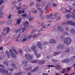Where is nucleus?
I'll return each mask as SVG.
<instances>
[{
    "label": "nucleus",
    "instance_id": "nucleus-1",
    "mask_svg": "<svg viewBox=\"0 0 75 75\" xmlns=\"http://www.w3.org/2000/svg\"><path fill=\"white\" fill-rule=\"evenodd\" d=\"M35 48H36V46H33L30 48V49H25V52H27V51H29L30 52H31V50H32L35 53V55H36L37 58H39V57H41V55L40 54H38L37 52H36V50H35Z\"/></svg>",
    "mask_w": 75,
    "mask_h": 75
},
{
    "label": "nucleus",
    "instance_id": "nucleus-2",
    "mask_svg": "<svg viewBox=\"0 0 75 75\" xmlns=\"http://www.w3.org/2000/svg\"><path fill=\"white\" fill-rule=\"evenodd\" d=\"M21 30H22V28H21L18 29L14 30V32L17 33V34L15 35L14 36V38L17 39L20 37V35L21 32Z\"/></svg>",
    "mask_w": 75,
    "mask_h": 75
},
{
    "label": "nucleus",
    "instance_id": "nucleus-3",
    "mask_svg": "<svg viewBox=\"0 0 75 75\" xmlns=\"http://www.w3.org/2000/svg\"><path fill=\"white\" fill-rule=\"evenodd\" d=\"M64 42L68 45H70L71 42V39L69 38H67L64 39Z\"/></svg>",
    "mask_w": 75,
    "mask_h": 75
},
{
    "label": "nucleus",
    "instance_id": "nucleus-4",
    "mask_svg": "<svg viewBox=\"0 0 75 75\" xmlns=\"http://www.w3.org/2000/svg\"><path fill=\"white\" fill-rule=\"evenodd\" d=\"M52 16V14H50L48 15H46L44 17H43V16H41V15H39V18H40L42 20L44 19V18H47V19H48V18H51Z\"/></svg>",
    "mask_w": 75,
    "mask_h": 75
},
{
    "label": "nucleus",
    "instance_id": "nucleus-5",
    "mask_svg": "<svg viewBox=\"0 0 75 75\" xmlns=\"http://www.w3.org/2000/svg\"><path fill=\"white\" fill-rule=\"evenodd\" d=\"M25 57L28 60H29V61H30V60L33 59V56L28 54H25Z\"/></svg>",
    "mask_w": 75,
    "mask_h": 75
},
{
    "label": "nucleus",
    "instance_id": "nucleus-6",
    "mask_svg": "<svg viewBox=\"0 0 75 75\" xmlns=\"http://www.w3.org/2000/svg\"><path fill=\"white\" fill-rule=\"evenodd\" d=\"M20 41H22L23 42H24L26 40L28 41V40L27 39V35H25L23 37H21L20 39Z\"/></svg>",
    "mask_w": 75,
    "mask_h": 75
},
{
    "label": "nucleus",
    "instance_id": "nucleus-7",
    "mask_svg": "<svg viewBox=\"0 0 75 75\" xmlns=\"http://www.w3.org/2000/svg\"><path fill=\"white\" fill-rule=\"evenodd\" d=\"M70 24L72 25H74L75 27V22H73L72 21H69L67 22H65L64 23V24Z\"/></svg>",
    "mask_w": 75,
    "mask_h": 75
},
{
    "label": "nucleus",
    "instance_id": "nucleus-8",
    "mask_svg": "<svg viewBox=\"0 0 75 75\" xmlns=\"http://www.w3.org/2000/svg\"><path fill=\"white\" fill-rule=\"evenodd\" d=\"M9 52L11 54V57H12L13 58H14L16 57V55L13 52V50L11 49H10L9 50Z\"/></svg>",
    "mask_w": 75,
    "mask_h": 75
},
{
    "label": "nucleus",
    "instance_id": "nucleus-9",
    "mask_svg": "<svg viewBox=\"0 0 75 75\" xmlns=\"http://www.w3.org/2000/svg\"><path fill=\"white\" fill-rule=\"evenodd\" d=\"M0 72H2V74H7V73H8V71H6L5 70V69H0Z\"/></svg>",
    "mask_w": 75,
    "mask_h": 75
},
{
    "label": "nucleus",
    "instance_id": "nucleus-10",
    "mask_svg": "<svg viewBox=\"0 0 75 75\" xmlns=\"http://www.w3.org/2000/svg\"><path fill=\"white\" fill-rule=\"evenodd\" d=\"M37 45L38 46V47H39V48L40 49H41V50L42 49V44H41V43L40 42H38V43H37Z\"/></svg>",
    "mask_w": 75,
    "mask_h": 75
},
{
    "label": "nucleus",
    "instance_id": "nucleus-11",
    "mask_svg": "<svg viewBox=\"0 0 75 75\" xmlns=\"http://www.w3.org/2000/svg\"><path fill=\"white\" fill-rule=\"evenodd\" d=\"M33 32H32L30 33V35L28 36H27V40H28L29 39H30V38H31L33 36Z\"/></svg>",
    "mask_w": 75,
    "mask_h": 75
},
{
    "label": "nucleus",
    "instance_id": "nucleus-12",
    "mask_svg": "<svg viewBox=\"0 0 75 75\" xmlns=\"http://www.w3.org/2000/svg\"><path fill=\"white\" fill-rule=\"evenodd\" d=\"M21 22V19H20V18H18L17 20L16 24H17V25H18L20 24Z\"/></svg>",
    "mask_w": 75,
    "mask_h": 75
},
{
    "label": "nucleus",
    "instance_id": "nucleus-13",
    "mask_svg": "<svg viewBox=\"0 0 75 75\" xmlns=\"http://www.w3.org/2000/svg\"><path fill=\"white\" fill-rule=\"evenodd\" d=\"M50 43H56V41L55 40H54L52 39H50L49 40Z\"/></svg>",
    "mask_w": 75,
    "mask_h": 75
},
{
    "label": "nucleus",
    "instance_id": "nucleus-14",
    "mask_svg": "<svg viewBox=\"0 0 75 75\" xmlns=\"http://www.w3.org/2000/svg\"><path fill=\"white\" fill-rule=\"evenodd\" d=\"M57 29L59 31H63V30L62 29V27L61 26H59L58 27Z\"/></svg>",
    "mask_w": 75,
    "mask_h": 75
},
{
    "label": "nucleus",
    "instance_id": "nucleus-15",
    "mask_svg": "<svg viewBox=\"0 0 75 75\" xmlns=\"http://www.w3.org/2000/svg\"><path fill=\"white\" fill-rule=\"evenodd\" d=\"M61 53V52H55L53 53V55L54 56H56L57 55H58L59 54H60Z\"/></svg>",
    "mask_w": 75,
    "mask_h": 75
},
{
    "label": "nucleus",
    "instance_id": "nucleus-16",
    "mask_svg": "<svg viewBox=\"0 0 75 75\" xmlns=\"http://www.w3.org/2000/svg\"><path fill=\"white\" fill-rule=\"evenodd\" d=\"M70 33L71 34L75 33V30L74 28H72L70 30Z\"/></svg>",
    "mask_w": 75,
    "mask_h": 75
},
{
    "label": "nucleus",
    "instance_id": "nucleus-17",
    "mask_svg": "<svg viewBox=\"0 0 75 75\" xmlns=\"http://www.w3.org/2000/svg\"><path fill=\"white\" fill-rule=\"evenodd\" d=\"M12 22H13V20H9L6 22V24H7V25H9V24H11V23H12Z\"/></svg>",
    "mask_w": 75,
    "mask_h": 75
},
{
    "label": "nucleus",
    "instance_id": "nucleus-18",
    "mask_svg": "<svg viewBox=\"0 0 75 75\" xmlns=\"http://www.w3.org/2000/svg\"><path fill=\"white\" fill-rule=\"evenodd\" d=\"M71 10H72L71 8H66V11L65 12V13H67V12H70Z\"/></svg>",
    "mask_w": 75,
    "mask_h": 75
},
{
    "label": "nucleus",
    "instance_id": "nucleus-19",
    "mask_svg": "<svg viewBox=\"0 0 75 75\" xmlns=\"http://www.w3.org/2000/svg\"><path fill=\"white\" fill-rule=\"evenodd\" d=\"M69 60L68 59H66L64 60H63L62 61V62H63V63H65L67 62H69Z\"/></svg>",
    "mask_w": 75,
    "mask_h": 75
},
{
    "label": "nucleus",
    "instance_id": "nucleus-20",
    "mask_svg": "<svg viewBox=\"0 0 75 75\" xmlns=\"http://www.w3.org/2000/svg\"><path fill=\"white\" fill-rule=\"evenodd\" d=\"M70 51V50H69V48H66V50H64V52H66L67 53H69Z\"/></svg>",
    "mask_w": 75,
    "mask_h": 75
},
{
    "label": "nucleus",
    "instance_id": "nucleus-21",
    "mask_svg": "<svg viewBox=\"0 0 75 75\" xmlns=\"http://www.w3.org/2000/svg\"><path fill=\"white\" fill-rule=\"evenodd\" d=\"M28 63V62L27 61H24L22 62V65H23L24 66H26Z\"/></svg>",
    "mask_w": 75,
    "mask_h": 75
},
{
    "label": "nucleus",
    "instance_id": "nucleus-22",
    "mask_svg": "<svg viewBox=\"0 0 75 75\" xmlns=\"http://www.w3.org/2000/svg\"><path fill=\"white\" fill-rule=\"evenodd\" d=\"M29 24V23L28 21H26L25 22H24L23 25L24 26H27V25Z\"/></svg>",
    "mask_w": 75,
    "mask_h": 75
},
{
    "label": "nucleus",
    "instance_id": "nucleus-23",
    "mask_svg": "<svg viewBox=\"0 0 75 75\" xmlns=\"http://www.w3.org/2000/svg\"><path fill=\"white\" fill-rule=\"evenodd\" d=\"M56 16H57V15L56 14H54L52 16L51 18H50V19H51V20L54 19V18H55V17H56Z\"/></svg>",
    "mask_w": 75,
    "mask_h": 75
},
{
    "label": "nucleus",
    "instance_id": "nucleus-24",
    "mask_svg": "<svg viewBox=\"0 0 75 75\" xmlns=\"http://www.w3.org/2000/svg\"><path fill=\"white\" fill-rule=\"evenodd\" d=\"M1 34V35H3L4 37H6V36L7 35V33L5 32H2Z\"/></svg>",
    "mask_w": 75,
    "mask_h": 75
},
{
    "label": "nucleus",
    "instance_id": "nucleus-25",
    "mask_svg": "<svg viewBox=\"0 0 75 75\" xmlns=\"http://www.w3.org/2000/svg\"><path fill=\"white\" fill-rule=\"evenodd\" d=\"M5 52L6 54L7 55H8V57L10 58L11 56H10V55L9 54V52H8V51H6Z\"/></svg>",
    "mask_w": 75,
    "mask_h": 75
},
{
    "label": "nucleus",
    "instance_id": "nucleus-26",
    "mask_svg": "<svg viewBox=\"0 0 75 75\" xmlns=\"http://www.w3.org/2000/svg\"><path fill=\"white\" fill-rule=\"evenodd\" d=\"M49 7H50V5L48 4H47L45 7V10H47V9H48Z\"/></svg>",
    "mask_w": 75,
    "mask_h": 75
},
{
    "label": "nucleus",
    "instance_id": "nucleus-27",
    "mask_svg": "<svg viewBox=\"0 0 75 75\" xmlns=\"http://www.w3.org/2000/svg\"><path fill=\"white\" fill-rule=\"evenodd\" d=\"M38 10H39L40 14H43V11L40 8H38Z\"/></svg>",
    "mask_w": 75,
    "mask_h": 75
},
{
    "label": "nucleus",
    "instance_id": "nucleus-28",
    "mask_svg": "<svg viewBox=\"0 0 75 75\" xmlns=\"http://www.w3.org/2000/svg\"><path fill=\"white\" fill-rule=\"evenodd\" d=\"M61 68V66L59 65H57L56 67V68L58 70L59 69H60Z\"/></svg>",
    "mask_w": 75,
    "mask_h": 75
},
{
    "label": "nucleus",
    "instance_id": "nucleus-29",
    "mask_svg": "<svg viewBox=\"0 0 75 75\" xmlns=\"http://www.w3.org/2000/svg\"><path fill=\"white\" fill-rule=\"evenodd\" d=\"M38 69V67H37L36 68H35L34 69L32 70L31 71L32 72H35V71H37Z\"/></svg>",
    "mask_w": 75,
    "mask_h": 75
},
{
    "label": "nucleus",
    "instance_id": "nucleus-30",
    "mask_svg": "<svg viewBox=\"0 0 75 75\" xmlns=\"http://www.w3.org/2000/svg\"><path fill=\"white\" fill-rule=\"evenodd\" d=\"M38 69V67H37L36 68H35L34 69L32 70L31 71L32 72H35V71H37Z\"/></svg>",
    "mask_w": 75,
    "mask_h": 75
},
{
    "label": "nucleus",
    "instance_id": "nucleus-31",
    "mask_svg": "<svg viewBox=\"0 0 75 75\" xmlns=\"http://www.w3.org/2000/svg\"><path fill=\"white\" fill-rule=\"evenodd\" d=\"M33 20H34V18H33L32 17H31L29 18L28 20L29 21V22H31V21H32Z\"/></svg>",
    "mask_w": 75,
    "mask_h": 75
},
{
    "label": "nucleus",
    "instance_id": "nucleus-32",
    "mask_svg": "<svg viewBox=\"0 0 75 75\" xmlns=\"http://www.w3.org/2000/svg\"><path fill=\"white\" fill-rule=\"evenodd\" d=\"M71 17V16L70 14H68L66 15V17H67V18H70Z\"/></svg>",
    "mask_w": 75,
    "mask_h": 75
},
{
    "label": "nucleus",
    "instance_id": "nucleus-33",
    "mask_svg": "<svg viewBox=\"0 0 75 75\" xmlns=\"http://www.w3.org/2000/svg\"><path fill=\"white\" fill-rule=\"evenodd\" d=\"M38 60H32L31 61V63H36L37 62H38Z\"/></svg>",
    "mask_w": 75,
    "mask_h": 75
},
{
    "label": "nucleus",
    "instance_id": "nucleus-34",
    "mask_svg": "<svg viewBox=\"0 0 75 75\" xmlns=\"http://www.w3.org/2000/svg\"><path fill=\"white\" fill-rule=\"evenodd\" d=\"M32 13L34 14L36 13L37 12V11L34 10V9H32Z\"/></svg>",
    "mask_w": 75,
    "mask_h": 75
},
{
    "label": "nucleus",
    "instance_id": "nucleus-35",
    "mask_svg": "<svg viewBox=\"0 0 75 75\" xmlns=\"http://www.w3.org/2000/svg\"><path fill=\"white\" fill-rule=\"evenodd\" d=\"M33 5H34V2L33 1L31 2L29 4L30 6H33Z\"/></svg>",
    "mask_w": 75,
    "mask_h": 75
},
{
    "label": "nucleus",
    "instance_id": "nucleus-36",
    "mask_svg": "<svg viewBox=\"0 0 75 75\" xmlns=\"http://www.w3.org/2000/svg\"><path fill=\"white\" fill-rule=\"evenodd\" d=\"M41 6V4H40V3H37L36 4V6L37 7H39Z\"/></svg>",
    "mask_w": 75,
    "mask_h": 75
},
{
    "label": "nucleus",
    "instance_id": "nucleus-37",
    "mask_svg": "<svg viewBox=\"0 0 75 75\" xmlns=\"http://www.w3.org/2000/svg\"><path fill=\"white\" fill-rule=\"evenodd\" d=\"M10 28L8 27V28L7 29V33L6 34H8L9 32H10Z\"/></svg>",
    "mask_w": 75,
    "mask_h": 75
},
{
    "label": "nucleus",
    "instance_id": "nucleus-38",
    "mask_svg": "<svg viewBox=\"0 0 75 75\" xmlns=\"http://www.w3.org/2000/svg\"><path fill=\"white\" fill-rule=\"evenodd\" d=\"M58 47H59V48H63L64 47V46L61 45H60L59 46H58Z\"/></svg>",
    "mask_w": 75,
    "mask_h": 75
},
{
    "label": "nucleus",
    "instance_id": "nucleus-39",
    "mask_svg": "<svg viewBox=\"0 0 75 75\" xmlns=\"http://www.w3.org/2000/svg\"><path fill=\"white\" fill-rule=\"evenodd\" d=\"M6 23V21H1L0 22V24L2 25V24H4V23Z\"/></svg>",
    "mask_w": 75,
    "mask_h": 75
},
{
    "label": "nucleus",
    "instance_id": "nucleus-40",
    "mask_svg": "<svg viewBox=\"0 0 75 75\" xmlns=\"http://www.w3.org/2000/svg\"><path fill=\"white\" fill-rule=\"evenodd\" d=\"M26 28L25 27H23L22 29V31L23 33H24V31H25Z\"/></svg>",
    "mask_w": 75,
    "mask_h": 75
},
{
    "label": "nucleus",
    "instance_id": "nucleus-41",
    "mask_svg": "<svg viewBox=\"0 0 75 75\" xmlns=\"http://www.w3.org/2000/svg\"><path fill=\"white\" fill-rule=\"evenodd\" d=\"M3 64L5 65H6V66H7L8 65V62H4L3 63Z\"/></svg>",
    "mask_w": 75,
    "mask_h": 75
},
{
    "label": "nucleus",
    "instance_id": "nucleus-42",
    "mask_svg": "<svg viewBox=\"0 0 75 75\" xmlns=\"http://www.w3.org/2000/svg\"><path fill=\"white\" fill-rule=\"evenodd\" d=\"M11 65L13 68H16V66L14 63L12 64Z\"/></svg>",
    "mask_w": 75,
    "mask_h": 75
},
{
    "label": "nucleus",
    "instance_id": "nucleus-43",
    "mask_svg": "<svg viewBox=\"0 0 75 75\" xmlns=\"http://www.w3.org/2000/svg\"><path fill=\"white\" fill-rule=\"evenodd\" d=\"M42 6H44V5H45V2L43 1L41 4Z\"/></svg>",
    "mask_w": 75,
    "mask_h": 75
},
{
    "label": "nucleus",
    "instance_id": "nucleus-44",
    "mask_svg": "<svg viewBox=\"0 0 75 75\" xmlns=\"http://www.w3.org/2000/svg\"><path fill=\"white\" fill-rule=\"evenodd\" d=\"M12 4L14 5H16V4H17V2L16 1H13L12 2Z\"/></svg>",
    "mask_w": 75,
    "mask_h": 75
},
{
    "label": "nucleus",
    "instance_id": "nucleus-45",
    "mask_svg": "<svg viewBox=\"0 0 75 75\" xmlns=\"http://www.w3.org/2000/svg\"><path fill=\"white\" fill-rule=\"evenodd\" d=\"M47 67H52V68H53V67H55V66L52 65H48L47 66Z\"/></svg>",
    "mask_w": 75,
    "mask_h": 75
},
{
    "label": "nucleus",
    "instance_id": "nucleus-46",
    "mask_svg": "<svg viewBox=\"0 0 75 75\" xmlns=\"http://www.w3.org/2000/svg\"><path fill=\"white\" fill-rule=\"evenodd\" d=\"M71 17L73 19H75V14L73 13L72 16H71Z\"/></svg>",
    "mask_w": 75,
    "mask_h": 75
},
{
    "label": "nucleus",
    "instance_id": "nucleus-47",
    "mask_svg": "<svg viewBox=\"0 0 75 75\" xmlns=\"http://www.w3.org/2000/svg\"><path fill=\"white\" fill-rule=\"evenodd\" d=\"M4 1L3 0H0V5H1L2 3H4Z\"/></svg>",
    "mask_w": 75,
    "mask_h": 75
},
{
    "label": "nucleus",
    "instance_id": "nucleus-48",
    "mask_svg": "<svg viewBox=\"0 0 75 75\" xmlns=\"http://www.w3.org/2000/svg\"><path fill=\"white\" fill-rule=\"evenodd\" d=\"M2 38H3V36L1 35L0 34V42L2 41V39H1Z\"/></svg>",
    "mask_w": 75,
    "mask_h": 75
},
{
    "label": "nucleus",
    "instance_id": "nucleus-49",
    "mask_svg": "<svg viewBox=\"0 0 75 75\" xmlns=\"http://www.w3.org/2000/svg\"><path fill=\"white\" fill-rule=\"evenodd\" d=\"M45 61H41L40 62V63L42 64H44V63H45Z\"/></svg>",
    "mask_w": 75,
    "mask_h": 75
},
{
    "label": "nucleus",
    "instance_id": "nucleus-50",
    "mask_svg": "<svg viewBox=\"0 0 75 75\" xmlns=\"http://www.w3.org/2000/svg\"><path fill=\"white\" fill-rule=\"evenodd\" d=\"M45 28H46L45 26L43 25L42 27V28L41 29V31H42V29H45Z\"/></svg>",
    "mask_w": 75,
    "mask_h": 75
},
{
    "label": "nucleus",
    "instance_id": "nucleus-51",
    "mask_svg": "<svg viewBox=\"0 0 75 75\" xmlns=\"http://www.w3.org/2000/svg\"><path fill=\"white\" fill-rule=\"evenodd\" d=\"M22 73L21 72H19L18 73H16L15 74V75H19L22 74Z\"/></svg>",
    "mask_w": 75,
    "mask_h": 75
},
{
    "label": "nucleus",
    "instance_id": "nucleus-52",
    "mask_svg": "<svg viewBox=\"0 0 75 75\" xmlns=\"http://www.w3.org/2000/svg\"><path fill=\"white\" fill-rule=\"evenodd\" d=\"M21 8V7L19 6V7L18 6L16 7V10H18L20 9Z\"/></svg>",
    "mask_w": 75,
    "mask_h": 75
},
{
    "label": "nucleus",
    "instance_id": "nucleus-53",
    "mask_svg": "<svg viewBox=\"0 0 75 75\" xmlns=\"http://www.w3.org/2000/svg\"><path fill=\"white\" fill-rule=\"evenodd\" d=\"M18 13L19 14H21V11L20 10H19L18 11Z\"/></svg>",
    "mask_w": 75,
    "mask_h": 75
},
{
    "label": "nucleus",
    "instance_id": "nucleus-54",
    "mask_svg": "<svg viewBox=\"0 0 75 75\" xmlns=\"http://www.w3.org/2000/svg\"><path fill=\"white\" fill-rule=\"evenodd\" d=\"M52 6H53L54 7H56V6H57V4H52Z\"/></svg>",
    "mask_w": 75,
    "mask_h": 75
},
{
    "label": "nucleus",
    "instance_id": "nucleus-55",
    "mask_svg": "<svg viewBox=\"0 0 75 75\" xmlns=\"http://www.w3.org/2000/svg\"><path fill=\"white\" fill-rule=\"evenodd\" d=\"M23 17H27V14L25 13L24 14L22 15Z\"/></svg>",
    "mask_w": 75,
    "mask_h": 75
},
{
    "label": "nucleus",
    "instance_id": "nucleus-56",
    "mask_svg": "<svg viewBox=\"0 0 75 75\" xmlns=\"http://www.w3.org/2000/svg\"><path fill=\"white\" fill-rule=\"evenodd\" d=\"M8 28V27H6L5 28H4V31H6V29H7H7Z\"/></svg>",
    "mask_w": 75,
    "mask_h": 75
},
{
    "label": "nucleus",
    "instance_id": "nucleus-57",
    "mask_svg": "<svg viewBox=\"0 0 75 75\" xmlns=\"http://www.w3.org/2000/svg\"><path fill=\"white\" fill-rule=\"evenodd\" d=\"M9 70L11 72H12V71H14V69H9Z\"/></svg>",
    "mask_w": 75,
    "mask_h": 75
},
{
    "label": "nucleus",
    "instance_id": "nucleus-58",
    "mask_svg": "<svg viewBox=\"0 0 75 75\" xmlns=\"http://www.w3.org/2000/svg\"><path fill=\"white\" fill-rule=\"evenodd\" d=\"M11 15H9L8 17V19H10V18H11Z\"/></svg>",
    "mask_w": 75,
    "mask_h": 75
},
{
    "label": "nucleus",
    "instance_id": "nucleus-59",
    "mask_svg": "<svg viewBox=\"0 0 75 75\" xmlns=\"http://www.w3.org/2000/svg\"><path fill=\"white\" fill-rule=\"evenodd\" d=\"M37 37V36L35 35H34L33 37V38H36Z\"/></svg>",
    "mask_w": 75,
    "mask_h": 75
},
{
    "label": "nucleus",
    "instance_id": "nucleus-60",
    "mask_svg": "<svg viewBox=\"0 0 75 75\" xmlns=\"http://www.w3.org/2000/svg\"><path fill=\"white\" fill-rule=\"evenodd\" d=\"M66 71V69H63L62 71L61 72V73H64V72H65V71Z\"/></svg>",
    "mask_w": 75,
    "mask_h": 75
},
{
    "label": "nucleus",
    "instance_id": "nucleus-61",
    "mask_svg": "<svg viewBox=\"0 0 75 75\" xmlns=\"http://www.w3.org/2000/svg\"><path fill=\"white\" fill-rule=\"evenodd\" d=\"M69 29L68 28V27H67L66 28V31H69Z\"/></svg>",
    "mask_w": 75,
    "mask_h": 75
},
{
    "label": "nucleus",
    "instance_id": "nucleus-62",
    "mask_svg": "<svg viewBox=\"0 0 75 75\" xmlns=\"http://www.w3.org/2000/svg\"><path fill=\"white\" fill-rule=\"evenodd\" d=\"M75 59V56H74L73 57H71V60H72V59Z\"/></svg>",
    "mask_w": 75,
    "mask_h": 75
},
{
    "label": "nucleus",
    "instance_id": "nucleus-63",
    "mask_svg": "<svg viewBox=\"0 0 75 75\" xmlns=\"http://www.w3.org/2000/svg\"><path fill=\"white\" fill-rule=\"evenodd\" d=\"M21 14H23V13H24V10H22L21 11Z\"/></svg>",
    "mask_w": 75,
    "mask_h": 75
},
{
    "label": "nucleus",
    "instance_id": "nucleus-64",
    "mask_svg": "<svg viewBox=\"0 0 75 75\" xmlns=\"http://www.w3.org/2000/svg\"><path fill=\"white\" fill-rule=\"evenodd\" d=\"M42 75H48V74H47L46 73H43L42 74Z\"/></svg>",
    "mask_w": 75,
    "mask_h": 75
}]
</instances>
